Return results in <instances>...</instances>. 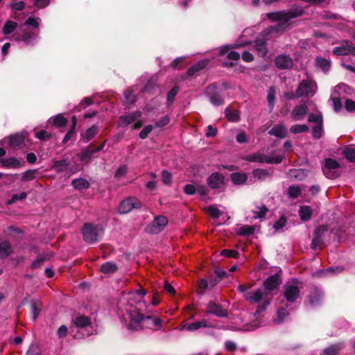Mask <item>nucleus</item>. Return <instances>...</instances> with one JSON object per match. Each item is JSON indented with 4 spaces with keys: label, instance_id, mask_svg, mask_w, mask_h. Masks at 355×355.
Instances as JSON below:
<instances>
[{
    "label": "nucleus",
    "instance_id": "1",
    "mask_svg": "<svg viewBox=\"0 0 355 355\" xmlns=\"http://www.w3.org/2000/svg\"><path fill=\"white\" fill-rule=\"evenodd\" d=\"M118 309L119 314L127 321L125 315L128 316V319L130 323L128 324L129 329H137L139 326L141 321H150L153 324V327H159L161 324V320L158 318H153L151 315L144 316L136 306H132L128 303H125L124 309L121 306V303L119 305Z\"/></svg>",
    "mask_w": 355,
    "mask_h": 355
},
{
    "label": "nucleus",
    "instance_id": "2",
    "mask_svg": "<svg viewBox=\"0 0 355 355\" xmlns=\"http://www.w3.org/2000/svg\"><path fill=\"white\" fill-rule=\"evenodd\" d=\"M205 94L207 96L209 102L215 105L219 106L225 103V101L222 97L220 93L218 91L216 83L209 85L205 89Z\"/></svg>",
    "mask_w": 355,
    "mask_h": 355
},
{
    "label": "nucleus",
    "instance_id": "3",
    "mask_svg": "<svg viewBox=\"0 0 355 355\" xmlns=\"http://www.w3.org/2000/svg\"><path fill=\"white\" fill-rule=\"evenodd\" d=\"M141 207V201L136 197H129L122 200L118 207L120 214H128L134 209H139Z\"/></svg>",
    "mask_w": 355,
    "mask_h": 355
},
{
    "label": "nucleus",
    "instance_id": "4",
    "mask_svg": "<svg viewBox=\"0 0 355 355\" xmlns=\"http://www.w3.org/2000/svg\"><path fill=\"white\" fill-rule=\"evenodd\" d=\"M333 53L336 55H352L355 56V46L350 40H342L340 42L339 46L334 48Z\"/></svg>",
    "mask_w": 355,
    "mask_h": 355
},
{
    "label": "nucleus",
    "instance_id": "5",
    "mask_svg": "<svg viewBox=\"0 0 355 355\" xmlns=\"http://www.w3.org/2000/svg\"><path fill=\"white\" fill-rule=\"evenodd\" d=\"M329 227L327 225H319L314 231L313 238L311 243L312 250H315L318 248H321L322 245L324 243L323 236L328 232Z\"/></svg>",
    "mask_w": 355,
    "mask_h": 355
},
{
    "label": "nucleus",
    "instance_id": "6",
    "mask_svg": "<svg viewBox=\"0 0 355 355\" xmlns=\"http://www.w3.org/2000/svg\"><path fill=\"white\" fill-rule=\"evenodd\" d=\"M83 239L89 243L97 241L98 230V227L91 223H85L81 229Z\"/></svg>",
    "mask_w": 355,
    "mask_h": 355
},
{
    "label": "nucleus",
    "instance_id": "7",
    "mask_svg": "<svg viewBox=\"0 0 355 355\" xmlns=\"http://www.w3.org/2000/svg\"><path fill=\"white\" fill-rule=\"evenodd\" d=\"M168 222L167 217L162 215L157 216L154 218L151 225L146 227V230L151 234H157L166 226Z\"/></svg>",
    "mask_w": 355,
    "mask_h": 355
},
{
    "label": "nucleus",
    "instance_id": "8",
    "mask_svg": "<svg viewBox=\"0 0 355 355\" xmlns=\"http://www.w3.org/2000/svg\"><path fill=\"white\" fill-rule=\"evenodd\" d=\"M340 167L339 163L331 158H327L324 161V165L322 168L324 175L329 179H335L338 176V173L334 170Z\"/></svg>",
    "mask_w": 355,
    "mask_h": 355
},
{
    "label": "nucleus",
    "instance_id": "9",
    "mask_svg": "<svg viewBox=\"0 0 355 355\" xmlns=\"http://www.w3.org/2000/svg\"><path fill=\"white\" fill-rule=\"evenodd\" d=\"M207 186L211 189H220L224 187L225 176L218 172L212 173L207 179Z\"/></svg>",
    "mask_w": 355,
    "mask_h": 355
},
{
    "label": "nucleus",
    "instance_id": "10",
    "mask_svg": "<svg viewBox=\"0 0 355 355\" xmlns=\"http://www.w3.org/2000/svg\"><path fill=\"white\" fill-rule=\"evenodd\" d=\"M284 288L283 295L288 302H295L300 297V291L297 285L288 282L284 286Z\"/></svg>",
    "mask_w": 355,
    "mask_h": 355
},
{
    "label": "nucleus",
    "instance_id": "11",
    "mask_svg": "<svg viewBox=\"0 0 355 355\" xmlns=\"http://www.w3.org/2000/svg\"><path fill=\"white\" fill-rule=\"evenodd\" d=\"M313 83L309 80H302L296 91H295V96L297 98L302 97V96H313L314 92H313Z\"/></svg>",
    "mask_w": 355,
    "mask_h": 355
},
{
    "label": "nucleus",
    "instance_id": "12",
    "mask_svg": "<svg viewBox=\"0 0 355 355\" xmlns=\"http://www.w3.org/2000/svg\"><path fill=\"white\" fill-rule=\"evenodd\" d=\"M206 312L220 318H227L228 316L227 309L214 301L209 302L207 305Z\"/></svg>",
    "mask_w": 355,
    "mask_h": 355
},
{
    "label": "nucleus",
    "instance_id": "13",
    "mask_svg": "<svg viewBox=\"0 0 355 355\" xmlns=\"http://www.w3.org/2000/svg\"><path fill=\"white\" fill-rule=\"evenodd\" d=\"M105 143V141L98 147H95L93 144L88 146L85 149L83 150L79 155L80 160L82 162L88 163L94 153L98 152L103 148Z\"/></svg>",
    "mask_w": 355,
    "mask_h": 355
},
{
    "label": "nucleus",
    "instance_id": "14",
    "mask_svg": "<svg viewBox=\"0 0 355 355\" xmlns=\"http://www.w3.org/2000/svg\"><path fill=\"white\" fill-rule=\"evenodd\" d=\"M282 284V279L278 273L269 276L263 282V288L267 291H272L277 288Z\"/></svg>",
    "mask_w": 355,
    "mask_h": 355
},
{
    "label": "nucleus",
    "instance_id": "15",
    "mask_svg": "<svg viewBox=\"0 0 355 355\" xmlns=\"http://www.w3.org/2000/svg\"><path fill=\"white\" fill-rule=\"evenodd\" d=\"M275 64L280 70L290 69L293 66V62L289 55L282 54L275 58Z\"/></svg>",
    "mask_w": 355,
    "mask_h": 355
},
{
    "label": "nucleus",
    "instance_id": "16",
    "mask_svg": "<svg viewBox=\"0 0 355 355\" xmlns=\"http://www.w3.org/2000/svg\"><path fill=\"white\" fill-rule=\"evenodd\" d=\"M8 145L12 148H21L24 145V137L22 134L16 133L5 138Z\"/></svg>",
    "mask_w": 355,
    "mask_h": 355
},
{
    "label": "nucleus",
    "instance_id": "17",
    "mask_svg": "<svg viewBox=\"0 0 355 355\" xmlns=\"http://www.w3.org/2000/svg\"><path fill=\"white\" fill-rule=\"evenodd\" d=\"M141 117L140 112H133L127 115L120 116L119 119V125L120 127L126 126L134 121H137L139 118Z\"/></svg>",
    "mask_w": 355,
    "mask_h": 355
},
{
    "label": "nucleus",
    "instance_id": "18",
    "mask_svg": "<svg viewBox=\"0 0 355 355\" xmlns=\"http://www.w3.org/2000/svg\"><path fill=\"white\" fill-rule=\"evenodd\" d=\"M1 166L6 168H19L22 166L20 160L15 157H10L8 158H0Z\"/></svg>",
    "mask_w": 355,
    "mask_h": 355
},
{
    "label": "nucleus",
    "instance_id": "19",
    "mask_svg": "<svg viewBox=\"0 0 355 355\" xmlns=\"http://www.w3.org/2000/svg\"><path fill=\"white\" fill-rule=\"evenodd\" d=\"M37 33L32 31H24L22 33L17 32L14 35L15 40L23 41L26 44H30L33 40L36 38Z\"/></svg>",
    "mask_w": 355,
    "mask_h": 355
},
{
    "label": "nucleus",
    "instance_id": "20",
    "mask_svg": "<svg viewBox=\"0 0 355 355\" xmlns=\"http://www.w3.org/2000/svg\"><path fill=\"white\" fill-rule=\"evenodd\" d=\"M263 292L261 288H258L254 292H246L243 297L250 303H258L263 298Z\"/></svg>",
    "mask_w": 355,
    "mask_h": 355
},
{
    "label": "nucleus",
    "instance_id": "21",
    "mask_svg": "<svg viewBox=\"0 0 355 355\" xmlns=\"http://www.w3.org/2000/svg\"><path fill=\"white\" fill-rule=\"evenodd\" d=\"M323 293L318 288H314L309 295V300L311 305L316 306L321 303Z\"/></svg>",
    "mask_w": 355,
    "mask_h": 355
},
{
    "label": "nucleus",
    "instance_id": "22",
    "mask_svg": "<svg viewBox=\"0 0 355 355\" xmlns=\"http://www.w3.org/2000/svg\"><path fill=\"white\" fill-rule=\"evenodd\" d=\"M243 159L250 162L263 164L267 163L268 156L261 153H256L245 155Z\"/></svg>",
    "mask_w": 355,
    "mask_h": 355
},
{
    "label": "nucleus",
    "instance_id": "23",
    "mask_svg": "<svg viewBox=\"0 0 355 355\" xmlns=\"http://www.w3.org/2000/svg\"><path fill=\"white\" fill-rule=\"evenodd\" d=\"M268 19L272 21H282V24L288 22L285 11L271 12L266 14Z\"/></svg>",
    "mask_w": 355,
    "mask_h": 355
},
{
    "label": "nucleus",
    "instance_id": "24",
    "mask_svg": "<svg viewBox=\"0 0 355 355\" xmlns=\"http://www.w3.org/2000/svg\"><path fill=\"white\" fill-rule=\"evenodd\" d=\"M253 178L259 181H264L272 176V174L264 168H256L252 171Z\"/></svg>",
    "mask_w": 355,
    "mask_h": 355
},
{
    "label": "nucleus",
    "instance_id": "25",
    "mask_svg": "<svg viewBox=\"0 0 355 355\" xmlns=\"http://www.w3.org/2000/svg\"><path fill=\"white\" fill-rule=\"evenodd\" d=\"M286 14L288 21L290 19L302 16L304 14V10L302 7L295 5L288 11L286 12Z\"/></svg>",
    "mask_w": 355,
    "mask_h": 355
},
{
    "label": "nucleus",
    "instance_id": "26",
    "mask_svg": "<svg viewBox=\"0 0 355 355\" xmlns=\"http://www.w3.org/2000/svg\"><path fill=\"white\" fill-rule=\"evenodd\" d=\"M31 313H32V319L33 321H35L42 309V304L40 300H32L31 301Z\"/></svg>",
    "mask_w": 355,
    "mask_h": 355
},
{
    "label": "nucleus",
    "instance_id": "27",
    "mask_svg": "<svg viewBox=\"0 0 355 355\" xmlns=\"http://www.w3.org/2000/svg\"><path fill=\"white\" fill-rule=\"evenodd\" d=\"M254 47L261 57H265L268 53L266 42L263 38L256 39L254 42Z\"/></svg>",
    "mask_w": 355,
    "mask_h": 355
},
{
    "label": "nucleus",
    "instance_id": "28",
    "mask_svg": "<svg viewBox=\"0 0 355 355\" xmlns=\"http://www.w3.org/2000/svg\"><path fill=\"white\" fill-rule=\"evenodd\" d=\"M231 180L235 185L244 184L247 180L248 175L245 173L234 172L230 175Z\"/></svg>",
    "mask_w": 355,
    "mask_h": 355
},
{
    "label": "nucleus",
    "instance_id": "29",
    "mask_svg": "<svg viewBox=\"0 0 355 355\" xmlns=\"http://www.w3.org/2000/svg\"><path fill=\"white\" fill-rule=\"evenodd\" d=\"M268 134L282 139L286 137V130L283 125L278 124L274 125L272 128L269 130Z\"/></svg>",
    "mask_w": 355,
    "mask_h": 355
},
{
    "label": "nucleus",
    "instance_id": "30",
    "mask_svg": "<svg viewBox=\"0 0 355 355\" xmlns=\"http://www.w3.org/2000/svg\"><path fill=\"white\" fill-rule=\"evenodd\" d=\"M12 252V247L9 241L0 242V258L4 259L10 256Z\"/></svg>",
    "mask_w": 355,
    "mask_h": 355
},
{
    "label": "nucleus",
    "instance_id": "31",
    "mask_svg": "<svg viewBox=\"0 0 355 355\" xmlns=\"http://www.w3.org/2000/svg\"><path fill=\"white\" fill-rule=\"evenodd\" d=\"M74 325L78 328H84L91 324V320L89 317L80 315L73 320Z\"/></svg>",
    "mask_w": 355,
    "mask_h": 355
},
{
    "label": "nucleus",
    "instance_id": "32",
    "mask_svg": "<svg viewBox=\"0 0 355 355\" xmlns=\"http://www.w3.org/2000/svg\"><path fill=\"white\" fill-rule=\"evenodd\" d=\"M98 132V128L96 125H94L89 128L87 129L85 133L81 134V139L87 143L92 139Z\"/></svg>",
    "mask_w": 355,
    "mask_h": 355
},
{
    "label": "nucleus",
    "instance_id": "33",
    "mask_svg": "<svg viewBox=\"0 0 355 355\" xmlns=\"http://www.w3.org/2000/svg\"><path fill=\"white\" fill-rule=\"evenodd\" d=\"M69 162L66 159L53 161L52 168L56 171L57 173H60L66 171L69 166Z\"/></svg>",
    "mask_w": 355,
    "mask_h": 355
},
{
    "label": "nucleus",
    "instance_id": "34",
    "mask_svg": "<svg viewBox=\"0 0 355 355\" xmlns=\"http://www.w3.org/2000/svg\"><path fill=\"white\" fill-rule=\"evenodd\" d=\"M225 117L232 122H236L240 119V112L236 110H232L227 107L224 112Z\"/></svg>",
    "mask_w": 355,
    "mask_h": 355
},
{
    "label": "nucleus",
    "instance_id": "35",
    "mask_svg": "<svg viewBox=\"0 0 355 355\" xmlns=\"http://www.w3.org/2000/svg\"><path fill=\"white\" fill-rule=\"evenodd\" d=\"M71 185L78 190H85L87 189L90 184L84 178H77L72 181Z\"/></svg>",
    "mask_w": 355,
    "mask_h": 355
},
{
    "label": "nucleus",
    "instance_id": "36",
    "mask_svg": "<svg viewBox=\"0 0 355 355\" xmlns=\"http://www.w3.org/2000/svg\"><path fill=\"white\" fill-rule=\"evenodd\" d=\"M308 110V107L306 105H299L293 109L292 112V115L295 120H299L300 116H304L307 114Z\"/></svg>",
    "mask_w": 355,
    "mask_h": 355
},
{
    "label": "nucleus",
    "instance_id": "37",
    "mask_svg": "<svg viewBox=\"0 0 355 355\" xmlns=\"http://www.w3.org/2000/svg\"><path fill=\"white\" fill-rule=\"evenodd\" d=\"M315 64L318 68L326 72L331 67V61L322 57H317L315 58Z\"/></svg>",
    "mask_w": 355,
    "mask_h": 355
},
{
    "label": "nucleus",
    "instance_id": "38",
    "mask_svg": "<svg viewBox=\"0 0 355 355\" xmlns=\"http://www.w3.org/2000/svg\"><path fill=\"white\" fill-rule=\"evenodd\" d=\"M312 209L309 206H302L300 208L299 215L303 221H307L311 219L312 216Z\"/></svg>",
    "mask_w": 355,
    "mask_h": 355
},
{
    "label": "nucleus",
    "instance_id": "39",
    "mask_svg": "<svg viewBox=\"0 0 355 355\" xmlns=\"http://www.w3.org/2000/svg\"><path fill=\"white\" fill-rule=\"evenodd\" d=\"M288 175L290 178L298 180H303L306 177V173L304 169L302 168H292L290 169L288 172Z\"/></svg>",
    "mask_w": 355,
    "mask_h": 355
},
{
    "label": "nucleus",
    "instance_id": "40",
    "mask_svg": "<svg viewBox=\"0 0 355 355\" xmlns=\"http://www.w3.org/2000/svg\"><path fill=\"white\" fill-rule=\"evenodd\" d=\"M208 322L206 320H202L189 324L187 326V329L190 331H194L199 329L201 327H209Z\"/></svg>",
    "mask_w": 355,
    "mask_h": 355
},
{
    "label": "nucleus",
    "instance_id": "41",
    "mask_svg": "<svg viewBox=\"0 0 355 355\" xmlns=\"http://www.w3.org/2000/svg\"><path fill=\"white\" fill-rule=\"evenodd\" d=\"M51 124L55 128L65 127L68 123V120L62 114H58L51 118Z\"/></svg>",
    "mask_w": 355,
    "mask_h": 355
},
{
    "label": "nucleus",
    "instance_id": "42",
    "mask_svg": "<svg viewBox=\"0 0 355 355\" xmlns=\"http://www.w3.org/2000/svg\"><path fill=\"white\" fill-rule=\"evenodd\" d=\"M341 349V345L339 343L333 344L325 348L320 355H337Z\"/></svg>",
    "mask_w": 355,
    "mask_h": 355
},
{
    "label": "nucleus",
    "instance_id": "43",
    "mask_svg": "<svg viewBox=\"0 0 355 355\" xmlns=\"http://www.w3.org/2000/svg\"><path fill=\"white\" fill-rule=\"evenodd\" d=\"M287 304L284 301L281 302V306L277 309V317L279 322H282L284 319L289 314L287 311Z\"/></svg>",
    "mask_w": 355,
    "mask_h": 355
},
{
    "label": "nucleus",
    "instance_id": "44",
    "mask_svg": "<svg viewBox=\"0 0 355 355\" xmlns=\"http://www.w3.org/2000/svg\"><path fill=\"white\" fill-rule=\"evenodd\" d=\"M38 174H39L38 169L28 170L22 174L21 181L27 182V181L33 180L37 178V175Z\"/></svg>",
    "mask_w": 355,
    "mask_h": 355
},
{
    "label": "nucleus",
    "instance_id": "45",
    "mask_svg": "<svg viewBox=\"0 0 355 355\" xmlns=\"http://www.w3.org/2000/svg\"><path fill=\"white\" fill-rule=\"evenodd\" d=\"M17 23L14 21H7L2 29L3 33L7 35L13 33L17 27Z\"/></svg>",
    "mask_w": 355,
    "mask_h": 355
},
{
    "label": "nucleus",
    "instance_id": "46",
    "mask_svg": "<svg viewBox=\"0 0 355 355\" xmlns=\"http://www.w3.org/2000/svg\"><path fill=\"white\" fill-rule=\"evenodd\" d=\"M51 256L49 255V254L38 257L31 265V269L35 270V269L41 268V266L44 264V263L46 261L49 260L51 259Z\"/></svg>",
    "mask_w": 355,
    "mask_h": 355
},
{
    "label": "nucleus",
    "instance_id": "47",
    "mask_svg": "<svg viewBox=\"0 0 355 355\" xmlns=\"http://www.w3.org/2000/svg\"><path fill=\"white\" fill-rule=\"evenodd\" d=\"M196 292L200 295H203L205 291L209 288V283L205 279H200L198 280Z\"/></svg>",
    "mask_w": 355,
    "mask_h": 355
},
{
    "label": "nucleus",
    "instance_id": "48",
    "mask_svg": "<svg viewBox=\"0 0 355 355\" xmlns=\"http://www.w3.org/2000/svg\"><path fill=\"white\" fill-rule=\"evenodd\" d=\"M302 190L299 186H290L288 188L287 194L291 199H295L301 195Z\"/></svg>",
    "mask_w": 355,
    "mask_h": 355
},
{
    "label": "nucleus",
    "instance_id": "49",
    "mask_svg": "<svg viewBox=\"0 0 355 355\" xmlns=\"http://www.w3.org/2000/svg\"><path fill=\"white\" fill-rule=\"evenodd\" d=\"M255 227L250 225H243L239 230L238 234L240 236H245L252 235L254 232Z\"/></svg>",
    "mask_w": 355,
    "mask_h": 355
},
{
    "label": "nucleus",
    "instance_id": "50",
    "mask_svg": "<svg viewBox=\"0 0 355 355\" xmlns=\"http://www.w3.org/2000/svg\"><path fill=\"white\" fill-rule=\"evenodd\" d=\"M178 92H179V87L178 85H175L172 89H171L168 92L167 96H166L167 105H170V104L173 103V102L175 99V97L178 94Z\"/></svg>",
    "mask_w": 355,
    "mask_h": 355
},
{
    "label": "nucleus",
    "instance_id": "51",
    "mask_svg": "<svg viewBox=\"0 0 355 355\" xmlns=\"http://www.w3.org/2000/svg\"><path fill=\"white\" fill-rule=\"evenodd\" d=\"M257 209V211L254 210L252 211L253 214H254L255 218H262L266 216V214L268 211V209L267 207L264 205H263L261 207H256Z\"/></svg>",
    "mask_w": 355,
    "mask_h": 355
},
{
    "label": "nucleus",
    "instance_id": "52",
    "mask_svg": "<svg viewBox=\"0 0 355 355\" xmlns=\"http://www.w3.org/2000/svg\"><path fill=\"white\" fill-rule=\"evenodd\" d=\"M343 154L350 162H355V150L351 147H347L343 150Z\"/></svg>",
    "mask_w": 355,
    "mask_h": 355
},
{
    "label": "nucleus",
    "instance_id": "53",
    "mask_svg": "<svg viewBox=\"0 0 355 355\" xmlns=\"http://www.w3.org/2000/svg\"><path fill=\"white\" fill-rule=\"evenodd\" d=\"M275 94L276 91L273 87H270L268 90L267 101L270 110H272L275 105Z\"/></svg>",
    "mask_w": 355,
    "mask_h": 355
},
{
    "label": "nucleus",
    "instance_id": "54",
    "mask_svg": "<svg viewBox=\"0 0 355 355\" xmlns=\"http://www.w3.org/2000/svg\"><path fill=\"white\" fill-rule=\"evenodd\" d=\"M35 137L42 141H49L51 139L52 135L51 133L47 132L46 130H42L35 133Z\"/></svg>",
    "mask_w": 355,
    "mask_h": 355
},
{
    "label": "nucleus",
    "instance_id": "55",
    "mask_svg": "<svg viewBox=\"0 0 355 355\" xmlns=\"http://www.w3.org/2000/svg\"><path fill=\"white\" fill-rule=\"evenodd\" d=\"M309 130L308 125L305 124L300 125L296 124L291 127L290 131L293 134H298L301 132H306Z\"/></svg>",
    "mask_w": 355,
    "mask_h": 355
},
{
    "label": "nucleus",
    "instance_id": "56",
    "mask_svg": "<svg viewBox=\"0 0 355 355\" xmlns=\"http://www.w3.org/2000/svg\"><path fill=\"white\" fill-rule=\"evenodd\" d=\"M207 211L214 218H218L222 214L221 211L218 209L215 205H209L207 208Z\"/></svg>",
    "mask_w": 355,
    "mask_h": 355
},
{
    "label": "nucleus",
    "instance_id": "57",
    "mask_svg": "<svg viewBox=\"0 0 355 355\" xmlns=\"http://www.w3.org/2000/svg\"><path fill=\"white\" fill-rule=\"evenodd\" d=\"M287 223V218L285 216H282L277 221L273 224V228L276 231H279L282 229Z\"/></svg>",
    "mask_w": 355,
    "mask_h": 355
},
{
    "label": "nucleus",
    "instance_id": "58",
    "mask_svg": "<svg viewBox=\"0 0 355 355\" xmlns=\"http://www.w3.org/2000/svg\"><path fill=\"white\" fill-rule=\"evenodd\" d=\"M308 121L309 123H315V125L322 123H323L322 115L321 114H315L311 113L309 114Z\"/></svg>",
    "mask_w": 355,
    "mask_h": 355
},
{
    "label": "nucleus",
    "instance_id": "59",
    "mask_svg": "<svg viewBox=\"0 0 355 355\" xmlns=\"http://www.w3.org/2000/svg\"><path fill=\"white\" fill-rule=\"evenodd\" d=\"M220 255L229 258H238L239 252L236 250L224 249L220 252Z\"/></svg>",
    "mask_w": 355,
    "mask_h": 355
},
{
    "label": "nucleus",
    "instance_id": "60",
    "mask_svg": "<svg viewBox=\"0 0 355 355\" xmlns=\"http://www.w3.org/2000/svg\"><path fill=\"white\" fill-rule=\"evenodd\" d=\"M27 197V193L26 192H22L20 194H13L7 202V205H12L15 203L17 200H23Z\"/></svg>",
    "mask_w": 355,
    "mask_h": 355
},
{
    "label": "nucleus",
    "instance_id": "61",
    "mask_svg": "<svg viewBox=\"0 0 355 355\" xmlns=\"http://www.w3.org/2000/svg\"><path fill=\"white\" fill-rule=\"evenodd\" d=\"M322 123L315 125L314 127H313L312 134H313V137L315 139H320L322 137Z\"/></svg>",
    "mask_w": 355,
    "mask_h": 355
},
{
    "label": "nucleus",
    "instance_id": "62",
    "mask_svg": "<svg viewBox=\"0 0 355 355\" xmlns=\"http://www.w3.org/2000/svg\"><path fill=\"white\" fill-rule=\"evenodd\" d=\"M153 126L152 125H146L139 132V137L141 139H145L148 137V135L152 132Z\"/></svg>",
    "mask_w": 355,
    "mask_h": 355
},
{
    "label": "nucleus",
    "instance_id": "63",
    "mask_svg": "<svg viewBox=\"0 0 355 355\" xmlns=\"http://www.w3.org/2000/svg\"><path fill=\"white\" fill-rule=\"evenodd\" d=\"M345 107L349 112H355V101L349 98L346 99L345 102Z\"/></svg>",
    "mask_w": 355,
    "mask_h": 355
},
{
    "label": "nucleus",
    "instance_id": "64",
    "mask_svg": "<svg viewBox=\"0 0 355 355\" xmlns=\"http://www.w3.org/2000/svg\"><path fill=\"white\" fill-rule=\"evenodd\" d=\"M75 137H76L75 129L71 128L69 130V131L67 132V134L65 135V136L62 140V143L67 144L69 141L71 140L72 139H74Z\"/></svg>",
    "mask_w": 355,
    "mask_h": 355
}]
</instances>
